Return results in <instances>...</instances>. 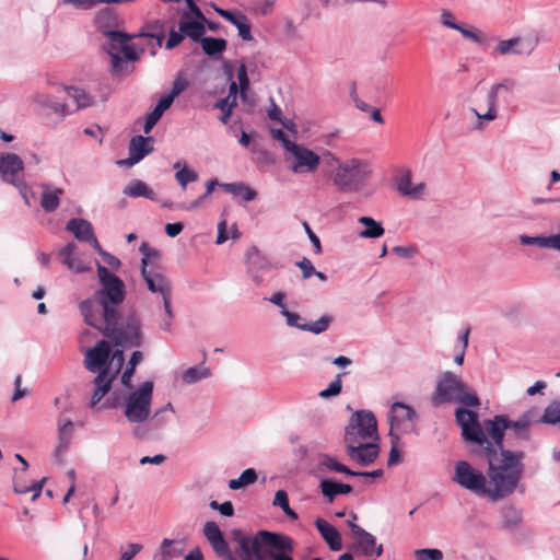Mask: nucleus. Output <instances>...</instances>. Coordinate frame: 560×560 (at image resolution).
<instances>
[{
  "label": "nucleus",
  "mask_w": 560,
  "mask_h": 560,
  "mask_svg": "<svg viewBox=\"0 0 560 560\" xmlns=\"http://www.w3.org/2000/svg\"><path fill=\"white\" fill-rule=\"evenodd\" d=\"M456 419L463 436L482 446L490 455L501 447L503 432L509 427L517 431L525 430L533 423H545L560 428V400L548 404L540 417H537L536 411L532 409L510 424L502 417H495L480 425L476 412L460 408L456 411Z\"/></svg>",
  "instance_id": "obj_1"
},
{
  "label": "nucleus",
  "mask_w": 560,
  "mask_h": 560,
  "mask_svg": "<svg viewBox=\"0 0 560 560\" xmlns=\"http://www.w3.org/2000/svg\"><path fill=\"white\" fill-rule=\"evenodd\" d=\"M125 362L121 349H112L106 340L98 341L93 348L84 352V366L97 373L93 381L91 407H96L102 398L112 389L113 382L120 373Z\"/></svg>",
  "instance_id": "obj_2"
},
{
  "label": "nucleus",
  "mask_w": 560,
  "mask_h": 560,
  "mask_svg": "<svg viewBox=\"0 0 560 560\" xmlns=\"http://www.w3.org/2000/svg\"><path fill=\"white\" fill-rule=\"evenodd\" d=\"M522 459V453L511 451H502L498 462L489 458L485 498L499 501L514 493L523 475Z\"/></svg>",
  "instance_id": "obj_3"
},
{
  "label": "nucleus",
  "mask_w": 560,
  "mask_h": 560,
  "mask_svg": "<svg viewBox=\"0 0 560 560\" xmlns=\"http://www.w3.org/2000/svg\"><path fill=\"white\" fill-rule=\"evenodd\" d=\"M242 560L272 559L273 552H292L294 542L282 533L259 530L253 536L242 537L238 541Z\"/></svg>",
  "instance_id": "obj_4"
},
{
  "label": "nucleus",
  "mask_w": 560,
  "mask_h": 560,
  "mask_svg": "<svg viewBox=\"0 0 560 560\" xmlns=\"http://www.w3.org/2000/svg\"><path fill=\"white\" fill-rule=\"evenodd\" d=\"M270 135L278 140L284 152L289 170L295 175L316 173L320 166V155L304 143L291 140L281 129L271 128Z\"/></svg>",
  "instance_id": "obj_5"
},
{
  "label": "nucleus",
  "mask_w": 560,
  "mask_h": 560,
  "mask_svg": "<svg viewBox=\"0 0 560 560\" xmlns=\"http://www.w3.org/2000/svg\"><path fill=\"white\" fill-rule=\"evenodd\" d=\"M103 47L110 56L112 68L116 73L131 71V63L137 61L144 51L142 46L130 43L135 36L121 32H104Z\"/></svg>",
  "instance_id": "obj_6"
},
{
  "label": "nucleus",
  "mask_w": 560,
  "mask_h": 560,
  "mask_svg": "<svg viewBox=\"0 0 560 560\" xmlns=\"http://www.w3.org/2000/svg\"><path fill=\"white\" fill-rule=\"evenodd\" d=\"M432 401L434 405L457 402L466 407H478L480 405L479 398L463 381L462 376L451 371L441 374Z\"/></svg>",
  "instance_id": "obj_7"
},
{
  "label": "nucleus",
  "mask_w": 560,
  "mask_h": 560,
  "mask_svg": "<svg viewBox=\"0 0 560 560\" xmlns=\"http://www.w3.org/2000/svg\"><path fill=\"white\" fill-rule=\"evenodd\" d=\"M79 311L86 325L106 336L114 334L118 312L110 303L93 294L79 303Z\"/></svg>",
  "instance_id": "obj_8"
},
{
  "label": "nucleus",
  "mask_w": 560,
  "mask_h": 560,
  "mask_svg": "<svg viewBox=\"0 0 560 560\" xmlns=\"http://www.w3.org/2000/svg\"><path fill=\"white\" fill-rule=\"evenodd\" d=\"M154 383L144 381L131 388L124 398V416L132 424H143L151 418Z\"/></svg>",
  "instance_id": "obj_9"
},
{
  "label": "nucleus",
  "mask_w": 560,
  "mask_h": 560,
  "mask_svg": "<svg viewBox=\"0 0 560 560\" xmlns=\"http://www.w3.org/2000/svg\"><path fill=\"white\" fill-rule=\"evenodd\" d=\"M510 90V84L499 82L492 84L486 92L485 102H480L467 109V116L470 119L471 129L476 131L485 130L490 124L499 119L500 110L498 106V96L501 92Z\"/></svg>",
  "instance_id": "obj_10"
},
{
  "label": "nucleus",
  "mask_w": 560,
  "mask_h": 560,
  "mask_svg": "<svg viewBox=\"0 0 560 560\" xmlns=\"http://www.w3.org/2000/svg\"><path fill=\"white\" fill-rule=\"evenodd\" d=\"M140 252L143 254L141 259V275L147 284L148 290L162 298V301L172 300V290L168 280L159 266L154 264L158 258V253L151 250L147 244L140 246Z\"/></svg>",
  "instance_id": "obj_11"
},
{
  "label": "nucleus",
  "mask_w": 560,
  "mask_h": 560,
  "mask_svg": "<svg viewBox=\"0 0 560 560\" xmlns=\"http://www.w3.org/2000/svg\"><path fill=\"white\" fill-rule=\"evenodd\" d=\"M380 440L377 422L373 412L359 410L352 413L345 429V445Z\"/></svg>",
  "instance_id": "obj_12"
},
{
  "label": "nucleus",
  "mask_w": 560,
  "mask_h": 560,
  "mask_svg": "<svg viewBox=\"0 0 560 560\" xmlns=\"http://www.w3.org/2000/svg\"><path fill=\"white\" fill-rule=\"evenodd\" d=\"M452 481L459 488L478 497L486 495L487 476L465 459L456 460L453 466Z\"/></svg>",
  "instance_id": "obj_13"
},
{
  "label": "nucleus",
  "mask_w": 560,
  "mask_h": 560,
  "mask_svg": "<svg viewBox=\"0 0 560 560\" xmlns=\"http://www.w3.org/2000/svg\"><path fill=\"white\" fill-rule=\"evenodd\" d=\"M417 412L404 402H394L387 413L390 438L401 439L415 431L417 424Z\"/></svg>",
  "instance_id": "obj_14"
},
{
  "label": "nucleus",
  "mask_w": 560,
  "mask_h": 560,
  "mask_svg": "<svg viewBox=\"0 0 560 560\" xmlns=\"http://www.w3.org/2000/svg\"><path fill=\"white\" fill-rule=\"evenodd\" d=\"M97 277L101 283V289L94 294L102 300L110 303L114 307H118L125 299V284L124 282L100 262L96 264Z\"/></svg>",
  "instance_id": "obj_15"
},
{
  "label": "nucleus",
  "mask_w": 560,
  "mask_h": 560,
  "mask_svg": "<svg viewBox=\"0 0 560 560\" xmlns=\"http://www.w3.org/2000/svg\"><path fill=\"white\" fill-rule=\"evenodd\" d=\"M188 9L179 20V31L194 42H198L206 33L207 19L194 0H187Z\"/></svg>",
  "instance_id": "obj_16"
},
{
  "label": "nucleus",
  "mask_w": 560,
  "mask_h": 560,
  "mask_svg": "<svg viewBox=\"0 0 560 560\" xmlns=\"http://www.w3.org/2000/svg\"><path fill=\"white\" fill-rule=\"evenodd\" d=\"M397 192L412 200H421L427 196L428 187L424 182H413L412 171L409 167H399L395 176Z\"/></svg>",
  "instance_id": "obj_17"
},
{
  "label": "nucleus",
  "mask_w": 560,
  "mask_h": 560,
  "mask_svg": "<svg viewBox=\"0 0 560 560\" xmlns=\"http://www.w3.org/2000/svg\"><path fill=\"white\" fill-rule=\"evenodd\" d=\"M439 22L444 28L458 32L465 39L475 44H481L483 38L477 28L467 23L459 22L455 13L447 8H442L439 11Z\"/></svg>",
  "instance_id": "obj_18"
},
{
  "label": "nucleus",
  "mask_w": 560,
  "mask_h": 560,
  "mask_svg": "<svg viewBox=\"0 0 560 560\" xmlns=\"http://www.w3.org/2000/svg\"><path fill=\"white\" fill-rule=\"evenodd\" d=\"M245 258L250 279L256 285L262 284L265 273L275 268L273 262L255 246L247 249Z\"/></svg>",
  "instance_id": "obj_19"
},
{
  "label": "nucleus",
  "mask_w": 560,
  "mask_h": 560,
  "mask_svg": "<svg viewBox=\"0 0 560 560\" xmlns=\"http://www.w3.org/2000/svg\"><path fill=\"white\" fill-rule=\"evenodd\" d=\"M336 167L332 171V182L341 190L350 189L354 185V179L361 171V162L357 159L340 162L334 158Z\"/></svg>",
  "instance_id": "obj_20"
},
{
  "label": "nucleus",
  "mask_w": 560,
  "mask_h": 560,
  "mask_svg": "<svg viewBox=\"0 0 560 560\" xmlns=\"http://www.w3.org/2000/svg\"><path fill=\"white\" fill-rule=\"evenodd\" d=\"M24 178V162L20 155L13 152L0 153V179L14 185Z\"/></svg>",
  "instance_id": "obj_21"
},
{
  "label": "nucleus",
  "mask_w": 560,
  "mask_h": 560,
  "mask_svg": "<svg viewBox=\"0 0 560 560\" xmlns=\"http://www.w3.org/2000/svg\"><path fill=\"white\" fill-rule=\"evenodd\" d=\"M348 456L361 466L373 464L380 455L378 440L345 445Z\"/></svg>",
  "instance_id": "obj_22"
},
{
  "label": "nucleus",
  "mask_w": 560,
  "mask_h": 560,
  "mask_svg": "<svg viewBox=\"0 0 560 560\" xmlns=\"http://www.w3.org/2000/svg\"><path fill=\"white\" fill-rule=\"evenodd\" d=\"M61 262L74 273H82L91 270V261L85 255L79 252L74 243H68L58 254Z\"/></svg>",
  "instance_id": "obj_23"
},
{
  "label": "nucleus",
  "mask_w": 560,
  "mask_h": 560,
  "mask_svg": "<svg viewBox=\"0 0 560 560\" xmlns=\"http://www.w3.org/2000/svg\"><path fill=\"white\" fill-rule=\"evenodd\" d=\"M65 196V188L51 182L39 184V206L46 213L55 212Z\"/></svg>",
  "instance_id": "obj_24"
},
{
  "label": "nucleus",
  "mask_w": 560,
  "mask_h": 560,
  "mask_svg": "<svg viewBox=\"0 0 560 560\" xmlns=\"http://www.w3.org/2000/svg\"><path fill=\"white\" fill-rule=\"evenodd\" d=\"M153 151V138L136 136L130 140L129 143V156L125 160L117 162L121 166H132L139 163L148 154Z\"/></svg>",
  "instance_id": "obj_25"
},
{
  "label": "nucleus",
  "mask_w": 560,
  "mask_h": 560,
  "mask_svg": "<svg viewBox=\"0 0 560 560\" xmlns=\"http://www.w3.org/2000/svg\"><path fill=\"white\" fill-rule=\"evenodd\" d=\"M114 332H116V330ZM112 336H114L117 346H139L141 341L139 320L136 318H131L121 327L117 335L113 334Z\"/></svg>",
  "instance_id": "obj_26"
},
{
  "label": "nucleus",
  "mask_w": 560,
  "mask_h": 560,
  "mask_svg": "<svg viewBox=\"0 0 560 560\" xmlns=\"http://www.w3.org/2000/svg\"><path fill=\"white\" fill-rule=\"evenodd\" d=\"M354 549L364 557L378 558L383 555L384 548L382 544H377L376 537L371 533L364 530L360 532L359 536L354 538Z\"/></svg>",
  "instance_id": "obj_27"
},
{
  "label": "nucleus",
  "mask_w": 560,
  "mask_h": 560,
  "mask_svg": "<svg viewBox=\"0 0 560 560\" xmlns=\"http://www.w3.org/2000/svg\"><path fill=\"white\" fill-rule=\"evenodd\" d=\"M215 12L237 28L238 36L243 40H253L252 27L245 15L240 12H231L220 8H215Z\"/></svg>",
  "instance_id": "obj_28"
},
{
  "label": "nucleus",
  "mask_w": 560,
  "mask_h": 560,
  "mask_svg": "<svg viewBox=\"0 0 560 560\" xmlns=\"http://www.w3.org/2000/svg\"><path fill=\"white\" fill-rule=\"evenodd\" d=\"M26 475L20 470H15L13 477V490L19 494H32V500L35 501L42 493L43 487L46 482V478H42L38 481L26 482Z\"/></svg>",
  "instance_id": "obj_29"
},
{
  "label": "nucleus",
  "mask_w": 560,
  "mask_h": 560,
  "mask_svg": "<svg viewBox=\"0 0 560 560\" xmlns=\"http://www.w3.org/2000/svg\"><path fill=\"white\" fill-rule=\"evenodd\" d=\"M494 49L500 56L529 55L533 50L532 47L525 44L524 38L521 36L501 39L495 45Z\"/></svg>",
  "instance_id": "obj_30"
},
{
  "label": "nucleus",
  "mask_w": 560,
  "mask_h": 560,
  "mask_svg": "<svg viewBox=\"0 0 560 560\" xmlns=\"http://www.w3.org/2000/svg\"><path fill=\"white\" fill-rule=\"evenodd\" d=\"M202 532L206 539L211 545L213 551L217 555L223 556L228 552V544L219 525L215 522H206Z\"/></svg>",
  "instance_id": "obj_31"
},
{
  "label": "nucleus",
  "mask_w": 560,
  "mask_h": 560,
  "mask_svg": "<svg viewBox=\"0 0 560 560\" xmlns=\"http://www.w3.org/2000/svg\"><path fill=\"white\" fill-rule=\"evenodd\" d=\"M315 526L331 551L342 548L341 535L338 529L324 518H316Z\"/></svg>",
  "instance_id": "obj_32"
},
{
  "label": "nucleus",
  "mask_w": 560,
  "mask_h": 560,
  "mask_svg": "<svg viewBox=\"0 0 560 560\" xmlns=\"http://www.w3.org/2000/svg\"><path fill=\"white\" fill-rule=\"evenodd\" d=\"M73 433V423L71 420H66L58 425V441L54 451V457L59 464L63 462V455L67 452Z\"/></svg>",
  "instance_id": "obj_33"
},
{
  "label": "nucleus",
  "mask_w": 560,
  "mask_h": 560,
  "mask_svg": "<svg viewBox=\"0 0 560 560\" xmlns=\"http://www.w3.org/2000/svg\"><path fill=\"white\" fill-rule=\"evenodd\" d=\"M67 230L71 232L79 241L88 242L94 247V241H97L92 224L84 219H71L67 223Z\"/></svg>",
  "instance_id": "obj_34"
},
{
  "label": "nucleus",
  "mask_w": 560,
  "mask_h": 560,
  "mask_svg": "<svg viewBox=\"0 0 560 560\" xmlns=\"http://www.w3.org/2000/svg\"><path fill=\"white\" fill-rule=\"evenodd\" d=\"M358 223L362 226L358 231V236L364 240L380 238L384 235L385 229L382 222L376 221L372 217L363 215L358 219Z\"/></svg>",
  "instance_id": "obj_35"
},
{
  "label": "nucleus",
  "mask_w": 560,
  "mask_h": 560,
  "mask_svg": "<svg viewBox=\"0 0 560 560\" xmlns=\"http://www.w3.org/2000/svg\"><path fill=\"white\" fill-rule=\"evenodd\" d=\"M148 28L150 31L145 33H140L137 35V37L143 38L148 42V45L150 46V52L151 55H155L156 50L162 46L164 37H165V31L160 21L154 22L153 24L149 25Z\"/></svg>",
  "instance_id": "obj_36"
},
{
  "label": "nucleus",
  "mask_w": 560,
  "mask_h": 560,
  "mask_svg": "<svg viewBox=\"0 0 560 560\" xmlns=\"http://www.w3.org/2000/svg\"><path fill=\"white\" fill-rule=\"evenodd\" d=\"M237 83L232 80L229 84V94L217 104V107L222 112L221 120L223 124L229 121L234 107L237 105Z\"/></svg>",
  "instance_id": "obj_37"
},
{
  "label": "nucleus",
  "mask_w": 560,
  "mask_h": 560,
  "mask_svg": "<svg viewBox=\"0 0 560 560\" xmlns=\"http://www.w3.org/2000/svg\"><path fill=\"white\" fill-rule=\"evenodd\" d=\"M124 195L130 198H147L149 200L156 199V192L143 180L132 179L130 180L122 190Z\"/></svg>",
  "instance_id": "obj_38"
},
{
  "label": "nucleus",
  "mask_w": 560,
  "mask_h": 560,
  "mask_svg": "<svg viewBox=\"0 0 560 560\" xmlns=\"http://www.w3.org/2000/svg\"><path fill=\"white\" fill-rule=\"evenodd\" d=\"M210 376V369L206 364L200 363L185 369L179 375V381L184 385H191L207 380Z\"/></svg>",
  "instance_id": "obj_39"
},
{
  "label": "nucleus",
  "mask_w": 560,
  "mask_h": 560,
  "mask_svg": "<svg viewBox=\"0 0 560 560\" xmlns=\"http://www.w3.org/2000/svg\"><path fill=\"white\" fill-rule=\"evenodd\" d=\"M318 468L325 472L343 474L347 476L357 475V471L349 469L336 456L329 454H322L318 457Z\"/></svg>",
  "instance_id": "obj_40"
},
{
  "label": "nucleus",
  "mask_w": 560,
  "mask_h": 560,
  "mask_svg": "<svg viewBox=\"0 0 560 560\" xmlns=\"http://www.w3.org/2000/svg\"><path fill=\"white\" fill-rule=\"evenodd\" d=\"M173 104V101L171 100V96L163 95L155 107L148 113L145 117V122L143 126L144 133H149L152 128L156 125V122L160 120L162 115L171 107Z\"/></svg>",
  "instance_id": "obj_41"
},
{
  "label": "nucleus",
  "mask_w": 560,
  "mask_h": 560,
  "mask_svg": "<svg viewBox=\"0 0 560 560\" xmlns=\"http://www.w3.org/2000/svg\"><path fill=\"white\" fill-rule=\"evenodd\" d=\"M320 491L330 502L339 494H348L352 491L350 485L340 483L334 479H324L319 483Z\"/></svg>",
  "instance_id": "obj_42"
},
{
  "label": "nucleus",
  "mask_w": 560,
  "mask_h": 560,
  "mask_svg": "<svg viewBox=\"0 0 560 560\" xmlns=\"http://www.w3.org/2000/svg\"><path fill=\"white\" fill-rule=\"evenodd\" d=\"M176 410L171 401H167L165 405L155 409V411L151 412L150 420L153 423V427L156 429L165 428L172 420V417L175 416Z\"/></svg>",
  "instance_id": "obj_43"
},
{
  "label": "nucleus",
  "mask_w": 560,
  "mask_h": 560,
  "mask_svg": "<svg viewBox=\"0 0 560 560\" xmlns=\"http://www.w3.org/2000/svg\"><path fill=\"white\" fill-rule=\"evenodd\" d=\"M226 192L240 197L244 201H252L256 198L257 192L248 185L243 183H224L220 185Z\"/></svg>",
  "instance_id": "obj_44"
},
{
  "label": "nucleus",
  "mask_w": 560,
  "mask_h": 560,
  "mask_svg": "<svg viewBox=\"0 0 560 560\" xmlns=\"http://www.w3.org/2000/svg\"><path fill=\"white\" fill-rule=\"evenodd\" d=\"M198 42L208 56L219 57L226 48V40L219 37H201Z\"/></svg>",
  "instance_id": "obj_45"
},
{
  "label": "nucleus",
  "mask_w": 560,
  "mask_h": 560,
  "mask_svg": "<svg viewBox=\"0 0 560 560\" xmlns=\"http://www.w3.org/2000/svg\"><path fill=\"white\" fill-rule=\"evenodd\" d=\"M67 95L75 103L77 109L90 107L94 98L84 89L69 86L63 89Z\"/></svg>",
  "instance_id": "obj_46"
},
{
  "label": "nucleus",
  "mask_w": 560,
  "mask_h": 560,
  "mask_svg": "<svg viewBox=\"0 0 560 560\" xmlns=\"http://www.w3.org/2000/svg\"><path fill=\"white\" fill-rule=\"evenodd\" d=\"M173 167L176 170L175 179L179 184L183 190L186 189L189 183L196 182L198 174L189 168L185 163L176 162Z\"/></svg>",
  "instance_id": "obj_47"
},
{
  "label": "nucleus",
  "mask_w": 560,
  "mask_h": 560,
  "mask_svg": "<svg viewBox=\"0 0 560 560\" xmlns=\"http://www.w3.org/2000/svg\"><path fill=\"white\" fill-rule=\"evenodd\" d=\"M36 103L46 108H50L56 114L67 115L69 112L67 110V105L65 103L57 102L51 95L46 93H40L35 96Z\"/></svg>",
  "instance_id": "obj_48"
},
{
  "label": "nucleus",
  "mask_w": 560,
  "mask_h": 560,
  "mask_svg": "<svg viewBox=\"0 0 560 560\" xmlns=\"http://www.w3.org/2000/svg\"><path fill=\"white\" fill-rule=\"evenodd\" d=\"M256 480H257V474H256L255 469L247 468L240 475L238 478L229 480V488L231 490H240L244 487L255 483Z\"/></svg>",
  "instance_id": "obj_49"
},
{
  "label": "nucleus",
  "mask_w": 560,
  "mask_h": 560,
  "mask_svg": "<svg viewBox=\"0 0 560 560\" xmlns=\"http://www.w3.org/2000/svg\"><path fill=\"white\" fill-rule=\"evenodd\" d=\"M272 505L280 508L290 520L295 521L299 518L298 513L290 508L289 498L285 490L281 489L276 491Z\"/></svg>",
  "instance_id": "obj_50"
},
{
  "label": "nucleus",
  "mask_w": 560,
  "mask_h": 560,
  "mask_svg": "<svg viewBox=\"0 0 560 560\" xmlns=\"http://www.w3.org/2000/svg\"><path fill=\"white\" fill-rule=\"evenodd\" d=\"M240 236H241V233H240L236 224H232L228 231L225 220H222L218 223V235H217V240H215L217 245H221L230 238L237 240V238H240Z\"/></svg>",
  "instance_id": "obj_51"
},
{
  "label": "nucleus",
  "mask_w": 560,
  "mask_h": 560,
  "mask_svg": "<svg viewBox=\"0 0 560 560\" xmlns=\"http://www.w3.org/2000/svg\"><path fill=\"white\" fill-rule=\"evenodd\" d=\"M174 313L171 306V301L163 302V311L159 315L158 325L163 331L170 332L173 326Z\"/></svg>",
  "instance_id": "obj_52"
},
{
  "label": "nucleus",
  "mask_w": 560,
  "mask_h": 560,
  "mask_svg": "<svg viewBox=\"0 0 560 560\" xmlns=\"http://www.w3.org/2000/svg\"><path fill=\"white\" fill-rule=\"evenodd\" d=\"M520 242L523 245H536L541 248H553V234L552 235H538V236H528L521 235Z\"/></svg>",
  "instance_id": "obj_53"
},
{
  "label": "nucleus",
  "mask_w": 560,
  "mask_h": 560,
  "mask_svg": "<svg viewBox=\"0 0 560 560\" xmlns=\"http://www.w3.org/2000/svg\"><path fill=\"white\" fill-rule=\"evenodd\" d=\"M97 254L102 257V260H103V266H105L108 270L110 269L112 271H117L120 266H121V262L120 260L112 255L110 253L108 252H105L102 246L100 245L98 241H94V247H93Z\"/></svg>",
  "instance_id": "obj_54"
},
{
  "label": "nucleus",
  "mask_w": 560,
  "mask_h": 560,
  "mask_svg": "<svg viewBox=\"0 0 560 560\" xmlns=\"http://www.w3.org/2000/svg\"><path fill=\"white\" fill-rule=\"evenodd\" d=\"M458 346L455 350V355L453 358V361L456 365H462L464 363V359H465V354H466V350H467V347H468V340H469V329L466 328L464 329L459 335H458Z\"/></svg>",
  "instance_id": "obj_55"
},
{
  "label": "nucleus",
  "mask_w": 560,
  "mask_h": 560,
  "mask_svg": "<svg viewBox=\"0 0 560 560\" xmlns=\"http://www.w3.org/2000/svg\"><path fill=\"white\" fill-rule=\"evenodd\" d=\"M332 319L334 318L330 315H323L317 320L304 325L302 327V330L319 335L328 329V327L332 323Z\"/></svg>",
  "instance_id": "obj_56"
},
{
  "label": "nucleus",
  "mask_w": 560,
  "mask_h": 560,
  "mask_svg": "<svg viewBox=\"0 0 560 560\" xmlns=\"http://www.w3.org/2000/svg\"><path fill=\"white\" fill-rule=\"evenodd\" d=\"M236 78L237 81L235 82L237 83L240 95L243 101H246V93L249 90L250 82L247 75V68L244 62L238 65L236 69Z\"/></svg>",
  "instance_id": "obj_57"
},
{
  "label": "nucleus",
  "mask_w": 560,
  "mask_h": 560,
  "mask_svg": "<svg viewBox=\"0 0 560 560\" xmlns=\"http://www.w3.org/2000/svg\"><path fill=\"white\" fill-rule=\"evenodd\" d=\"M342 374H338L334 381H331L325 389L318 393V396L323 399L338 396L342 390Z\"/></svg>",
  "instance_id": "obj_58"
},
{
  "label": "nucleus",
  "mask_w": 560,
  "mask_h": 560,
  "mask_svg": "<svg viewBox=\"0 0 560 560\" xmlns=\"http://www.w3.org/2000/svg\"><path fill=\"white\" fill-rule=\"evenodd\" d=\"M13 186L18 189L24 203L28 207L32 206V203L35 201V194L27 182L23 178L15 183Z\"/></svg>",
  "instance_id": "obj_59"
},
{
  "label": "nucleus",
  "mask_w": 560,
  "mask_h": 560,
  "mask_svg": "<svg viewBox=\"0 0 560 560\" xmlns=\"http://www.w3.org/2000/svg\"><path fill=\"white\" fill-rule=\"evenodd\" d=\"M415 560H443V552L436 548H422L413 551Z\"/></svg>",
  "instance_id": "obj_60"
},
{
  "label": "nucleus",
  "mask_w": 560,
  "mask_h": 560,
  "mask_svg": "<svg viewBox=\"0 0 560 560\" xmlns=\"http://www.w3.org/2000/svg\"><path fill=\"white\" fill-rule=\"evenodd\" d=\"M60 5H71L77 10H90L105 0H58Z\"/></svg>",
  "instance_id": "obj_61"
},
{
  "label": "nucleus",
  "mask_w": 560,
  "mask_h": 560,
  "mask_svg": "<svg viewBox=\"0 0 560 560\" xmlns=\"http://www.w3.org/2000/svg\"><path fill=\"white\" fill-rule=\"evenodd\" d=\"M142 360V353L139 351H135L129 360L128 366L124 371L121 375V383L124 385H128L130 383L131 376L135 372L136 365Z\"/></svg>",
  "instance_id": "obj_62"
},
{
  "label": "nucleus",
  "mask_w": 560,
  "mask_h": 560,
  "mask_svg": "<svg viewBox=\"0 0 560 560\" xmlns=\"http://www.w3.org/2000/svg\"><path fill=\"white\" fill-rule=\"evenodd\" d=\"M400 439L390 438V450L388 454V466H395L401 463L402 456L399 450Z\"/></svg>",
  "instance_id": "obj_63"
},
{
  "label": "nucleus",
  "mask_w": 560,
  "mask_h": 560,
  "mask_svg": "<svg viewBox=\"0 0 560 560\" xmlns=\"http://www.w3.org/2000/svg\"><path fill=\"white\" fill-rule=\"evenodd\" d=\"M281 315L285 318L287 325L290 327H295L302 330V327L305 325L302 323V317L300 314L290 312L287 307L280 311Z\"/></svg>",
  "instance_id": "obj_64"
}]
</instances>
